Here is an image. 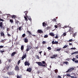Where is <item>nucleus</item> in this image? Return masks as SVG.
Returning a JSON list of instances; mask_svg holds the SVG:
<instances>
[{
	"label": "nucleus",
	"instance_id": "obj_56",
	"mask_svg": "<svg viewBox=\"0 0 78 78\" xmlns=\"http://www.w3.org/2000/svg\"><path fill=\"white\" fill-rule=\"evenodd\" d=\"M75 58H73V59H72V60L73 61H75Z\"/></svg>",
	"mask_w": 78,
	"mask_h": 78
},
{
	"label": "nucleus",
	"instance_id": "obj_61",
	"mask_svg": "<svg viewBox=\"0 0 78 78\" xmlns=\"http://www.w3.org/2000/svg\"><path fill=\"white\" fill-rule=\"evenodd\" d=\"M56 19H55L53 20V21H54L55 22H56Z\"/></svg>",
	"mask_w": 78,
	"mask_h": 78
},
{
	"label": "nucleus",
	"instance_id": "obj_60",
	"mask_svg": "<svg viewBox=\"0 0 78 78\" xmlns=\"http://www.w3.org/2000/svg\"><path fill=\"white\" fill-rule=\"evenodd\" d=\"M7 31H9V28L8 27L7 28Z\"/></svg>",
	"mask_w": 78,
	"mask_h": 78
},
{
	"label": "nucleus",
	"instance_id": "obj_35",
	"mask_svg": "<svg viewBox=\"0 0 78 78\" xmlns=\"http://www.w3.org/2000/svg\"><path fill=\"white\" fill-rule=\"evenodd\" d=\"M67 41H68V42H72V41H73V40H72V39H71Z\"/></svg>",
	"mask_w": 78,
	"mask_h": 78
},
{
	"label": "nucleus",
	"instance_id": "obj_25",
	"mask_svg": "<svg viewBox=\"0 0 78 78\" xmlns=\"http://www.w3.org/2000/svg\"><path fill=\"white\" fill-rule=\"evenodd\" d=\"M24 18L25 19V20L26 21H28V18H27V17L26 16H24Z\"/></svg>",
	"mask_w": 78,
	"mask_h": 78
},
{
	"label": "nucleus",
	"instance_id": "obj_2",
	"mask_svg": "<svg viewBox=\"0 0 78 78\" xmlns=\"http://www.w3.org/2000/svg\"><path fill=\"white\" fill-rule=\"evenodd\" d=\"M31 48H32V47H31L30 45H28L26 49V51L27 52H28V51L30 50H31Z\"/></svg>",
	"mask_w": 78,
	"mask_h": 78
},
{
	"label": "nucleus",
	"instance_id": "obj_4",
	"mask_svg": "<svg viewBox=\"0 0 78 78\" xmlns=\"http://www.w3.org/2000/svg\"><path fill=\"white\" fill-rule=\"evenodd\" d=\"M69 32L70 33V34H73V30L72 29H70V30H69Z\"/></svg>",
	"mask_w": 78,
	"mask_h": 78
},
{
	"label": "nucleus",
	"instance_id": "obj_29",
	"mask_svg": "<svg viewBox=\"0 0 78 78\" xmlns=\"http://www.w3.org/2000/svg\"><path fill=\"white\" fill-rule=\"evenodd\" d=\"M43 27H45V26H46V24H45V22H43Z\"/></svg>",
	"mask_w": 78,
	"mask_h": 78
},
{
	"label": "nucleus",
	"instance_id": "obj_62",
	"mask_svg": "<svg viewBox=\"0 0 78 78\" xmlns=\"http://www.w3.org/2000/svg\"><path fill=\"white\" fill-rule=\"evenodd\" d=\"M42 51H41L39 52V53H40V54L41 55V54L42 53Z\"/></svg>",
	"mask_w": 78,
	"mask_h": 78
},
{
	"label": "nucleus",
	"instance_id": "obj_15",
	"mask_svg": "<svg viewBox=\"0 0 78 78\" xmlns=\"http://www.w3.org/2000/svg\"><path fill=\"white\" fill-rule=\"evenodd\" d=\"M53 56L52 57H51V59H53V58H56V57H57V56H58L57 54H56V55H53Z\"/></svg>",
	"mask_w": 78,
	"mask_h": 78
},
{
	"label": "nucleus",
	"instance_id": "obj_51",
	"mask_svg": "<svg viewBox=\"0 0 78 78\" xmlns=\"http://www.w3.org/2000/svg\"><path fill=\"white\" fill-rule=\"evenodd\" d=\"M74 62L75 63H78V60H75Z\"/></svg>",
	"mask_w": 78,
	"mask_h": 78
},
{
	"label": "nucleus",
	"instance_id": "obj_17",
	"mask_svg": "<svg viewBox=\"0 0 78 78\" xmlns=\"http://www.w3.org/2000/svg\"><path fill=\"white\" fill-rule=\"evenodd\" d=\"M6 41V39H5L4 40H2L1 41H0L1 42H2V43H4L5 41Z\"/></svg>",
	"mask_w": 78,
	"mask_h": 78
},
{
	"label": "nucleus",
	"instance_id": "obj_37",
	"mask_svg": "<svg viewBox=\"0 0 78 78\" xmlns=\"http://www.w3.org/2000/svg\"><path fill=\"white\" fill-rule=\"evenodd\" d=\"M67 35V34L66 33H64L63 34V36H66Z\"/></svg>",
	"mask_w": 78,
	"mask_h": 78
},
{
	"label": "nucleus",
	"instance_id": "obj_41",
	"mask_svg": "<svg viewBox=\"0 0 78 78\" xmlns=\"http://www.w3.org/2000/svg\"><path fill=\"white\" fill-rule=\"evenodd\" d=\"M71 50H76V48H71Z\"/></svg>",
	"mask_w": 78,
	"mask_h": 78
},
{
	"label": "nucleus",
	"instance_id": "obj_39",
	"mask_svg": "<svg viewBox=\"0 0 78 78\" xmlns=\"http://www.w3.org/2000/svg\"><path fill=\"white\" fill-rule=\"evenodd\" d=\"M36 58L37 59H39V56L38 55H36Z\"/></svg>",
	"mask_w": 78,
	"mask_h": 78
},
{
	"label": "nucleus",
	"instance_id": "obj_19",
	"mask_svg": "<svg viewBox=\"0 0 78 78\" xmlns=\"http://www.w3.org/2000/svg\"><path fill=\"white\" fill-rule=\"evenodd\" d=\"M11 18H12V19H13L14 18H16V15H12Z\"/></svg>",
	"mask_w": 78,
	"mask_h": 78
},
{
	"label": "nucleus",
	"instance_id": "obj_22",
	"mask_svg": "<svg viewBox=\"0 0 78 78\" xmlns=\"http://www.w3.org/2000/svg\"><path fill=\"white\" fill-rule=\"evenodd\" d=\"M23 49H24V46H23V45L21 46V50H23Z\"/></svg>",
	"mask_w": 78,
	"mask_h": 78
},
{
	"label": "nucleus",
	"instance_id": "obj_13",
	"mask_svg": "<svg viewBox=\"0 0 78 78\" xmlns=\"http://www.w3.org/2000/svg\"><path fill=\"white\" fill-rule=\"evenodd\" d=\"M26 57H27V55H26V54L24 55H23V56L22 57V58H21L22 60H23V59H25V58Z\"/></svg>",
	"mask_w": 78,
	"mask_h": 78
},
{
	"label": "nucleus",
	"instance_id": "obj_14",
	"mask_svg": "<svg viewBox=\"0 0 78 78\" xmlns=\"http://www.w3.org/2000/svg\"><path fill=\"white\" fill-rule=\"evenodd\" d=\"M16 54V52L15 51L13 52L11 55V57H12L13 56H14Z\"/></svg>",
	"mask_w": 78,
	"mask_h": 78
},
{
	"label": "nucleus",
	"instance_id": "obj_32",
	"mask_svg": "<svg viewBox=\"0 0 78 78\" xmlns=\"http://www.w3.org/2000/svg\"><path fill=\"white\" fill-rule=\"evenodd\" d=\"M45 30H50V27H48L45 28Z\"/></svg>",
	"mask_w": 78,
	"mask_h": 78
},
{
	"label": "nucleus",
	"instance_id": "obj_64",
	"mask_svg": "<svg viewBox=\"0 0 78 78\" xmlns=\"http://www.w3.org/2000/svg\"><path fill=\"white\" fill-rule=\"evenodd\" d=\"M76 57L77 58H78V55H76Z\"/></svg>",
	"mask_w": 78,
	"mask_h": 78
},
{
	"label": "nucleus",
	"instance_id": "obj_43",
	"mask_svg": "<svg viewBox=\"0 0 78 78\" xmlns=\"http://www.w3.org/2000/svg\"><path fill=\"white\" fill-rule=\"evenodd\" d=\"M58 44V42L56 41L55 42L54 44Z\"/></svg>",
	"mask_w": 78,
	"mask_h": 78
},
{
	"label": "nucleus",
	"instance_id": "obj_33",
	"mask_svg": "<svg viewBox=\"0 0 78 78\" xmlns=\"http://www.w3.org/2000/svg\"><path fill=\"white\" fill-rule=\"evenodd\" d=\"M68 47V45H66L64 47H63V48H66V47Z\"/></svg>",
	"mask_w": 78,
	"mask_h": 78
},
{
	"label": "nucleus",
	"instance_id": "obj_38",
	"mask_svg": "<svg viewBox=\"0 0 78 78\" xmlns=\"http://www.w3.org/2000/svg\"><path fill=\"white\" fill-rule=\"evenodd\" d=\"M47 49H48V50H51V47H48L47 48Z\"/></svg>",
	"mask_w": 78,
	"mask_h": 78
},
{
	"label": "nucleus",
	"instance_id": "obj_12",
	"mask_svg": "<svg viewBox=\"0 0 78 78\" xmlns=\"http://www.w3.org/2000/svg\"><path fill=\"white\" fill-rule=\"evenodd\" d=\"M24 42H25V43H27V42H28V40L27 37H26L25 38H24Z\"/></svg>",
	"mask_w": 78,
	"mask_h": 78
},
{
	"label": "nucleus",
	"instance_id": "obj_47",
	"mask_svg": "<svg viewBox=\"0 0 78 78\" xmlns=\"http://www.w3.org/2000/svg\"><path fill=\"white\" fill-rule=\"evenodd\" d=\"M55 41H54V40H53L52 42V44H55Z\"/></svg>",
	"mask_w": 78,
	"mask_h": 78
},
{
	"label": "nucleus",
	"instance_id": "obj_45",
	"mask_svg": "<svg viewBox=\"0 0 78 78\" xmlns=\"http://www.w3.org/2000/svg\"><path fill=\"white\" fill-rule=\"evenodd\" d=\"M66 75L67 76H69V77L71 76V75L69 74H67Z\"/></svg>",
	"mask_w": 78,
	"mask_h": 78
},
{
	"label": "nucleus",
	"instance_id": "obj_7",
	"mask_svg": "<svg viewBox=\"0 0 78 78\" xmlns=\"http://www.w3.org/2000/svg\"><path fill=\"white\" fill-rule=\"evenodd\" d=\"M15 19V24L16 25H18V24H19L20 23V22H19V21H18V20H16V19Z\"/></svg>",
	"mask_w": 78,
	"mask_h": 78
},
{
	"label": "nucleus",
	"instance_id": "obj_30",
	"mask_svg": "<svg viewBox=\"0 0 78 78\" xmlns=\"http://www.w3.org/2000/svg\"><path fill=\"white\" fill-rule=\"evenodd\" d=\"M24 12V13H25V15L27 16V14H28V11H25Z\"/></svg>",
	"mask_w": 78,
	"mask_h": 78
},
{
	"label": "nucleus",
	"instance_id": "obj_26",
	"mask_svg": "<svg viewBox=\"0 0 78 78\" xmlns=\"http://www.w3.org/2000/svg\"><path fill=\"white\" fill-rule=\"evenodd\" d=\"M1 28H2V29H3V30H4L5 29V28H6L5 27V26H2V27H0Z\"/></svg>",
	"mask_w": 78,
	"mask_h": 78
},
{
	"label": "nucleus",
	"instance_id": "obj_48",
	"mask_svg": "<svg viewBox=\"0 0 78 78\" xmlns=\"http://www.w3.org/2000/svg\"><path fill=\"white\" fill-rule=\"evenodd\" d=\"M58 25L59 27H61V23H60L58 24Z\"/></svg>",
	"mask_w": 78,
	"mask_h": 78
},
{
	"label": "nucleus",
	"instance_id": "obj_6",
	"mask_svg": "<svg viewBox=\"0 0 78 78\" xmlns=\"http://www.w3.org/2000/svg\"><path fill=\"white\" fill-rule=\"evenodd\" d=\"M7 74H8V75L9 76L13 75V74H14V72L13 71L8 72Z\"/></svg>",
	"mask_w": 78,
	"mask_h": 78
},
{
	"label": "nucleus",
	"instance_id": "obj_55",
	"mask_svg": "<svg viewBox=\"0 0 78 78\" xmlns=\"http://www.w3.org/2000/svg\"><path fill=\"white\" fill-rule=\"evenodd\" d=\"M61 50V49H57L56 50V51H60Z\"/></svg>",
	"mask_w": 78,
	"mask_h": 78
},
{
	"label": "nucleus",
	"instance_id": "obj_11",
	"mask_svg": "<svg viewBox=\"0 0 78 78\" xmlns=\"http://www.w3.org/2000/svg\"><path fill=\"white\" fill-rule=\"evenodd\" d=\"M38 33H40V34H42L43 33V31L41 30H37Z\"/></svg>",
	"mask_w": 78,
	"mask_h": 78
},
{
	"label": "nucleus",
	"instance_id": "obj_59",
	"mask_svg": "<svg viewBox=\"0 0 78 78\" xmlns=\"http://www.w3.org/2000/svg\"><path fill=\"white\" fill-rule=\"evenodd\" d=\"M4 78H9V77L8 76H5Z\"/></svg>",
	"mask_w": 78,
	"mask_h": 78
},
{
	"label": "nucleus",
	"instance_id": "obj_44",
	"mask_svg": "<svg viewBox=\"0 0 78 78\" xmlns=\"http://www.w3.org/2000/svg\"><path fill=\"white\" fill-rule=\"evenodd\" d=\"M58 34L56 35V36L55 37V39H58Z\"/></svg>",
	"mask_w": 78,
	"mask_h": 78
},
{
	"label": "nucleus",
	"instance_id": "obj_20",
	"mask_svg": "<svg viewBox=\"0 0 78 78\" xmlns=\"http://www.w3.org/2000/svg\"><path fill=\"white\" fill-rule=\"evenodd\" d=\"M3 26V22H0V27L2 28Z\"/></svg>",
	"mask_w": 78,
	"mask_h": 78
},
{
	"label": "nucleus",
	"instance_id": "obj_54",
	"mask_svg": "<svg viewBox=\"0 0 78 78\" xmlns=\"http://www.w3.org/2000/svg\"><path fill=\"white\" fill-rule=\"evenodd\" d=\"M3 47H4L3 46H0V48H2Z\"/></svg>",
	"mask_w": 78,
	"mask_h": 78
},
{
	"label": "nucleus",
	"instance_id": "obj_49",
	"mask_svg": "<svg viewBox=\"0 0 78 78\" xmlns=\"http://www.w3.org/2000/svg\"><path fill=\"white\" fill-rule=\"evenodd\" d=\"M12 61V60H11V59H9V62H11Z\"/></svg>",
	"mask_w": 78,
	"mask_h": 78
},
{
	"label": "nucleus",
	"instance_id": "obj_21",
	"mask_svg": "<svg viewBox=\"0 0 78 78\" xmlns=\"http://www.w3.org/2000/svg\"><path fill=\"white\" fill-rule=\"evenodd\" d=\"M10 22H11V23H14V20L12 19L10 20Z\"/></svg>",
	"mask_w": 78,
	"mask_h": 78
},
{
	"label": "nucleus",
	"instance_id": "obj_18",
	"mask_svg": "<svg viewBox=\"0 0 78 78\" xmlns=\"http://www.w3.org/2000/svg\"><path fill=\"white\" fill-rule=\"evenodd\" d=\"M49 34L50 36H55V35L53 32L50 33Z\"/></svg>",
	"mask_w": 78,
	"mask_h": 78
},
{
	"label": "nucleus",
	"instance_id": "obj_23",
	"mask_svg": "<svg viewBox=\"0 0 78 78\" xmlns=\"http://www.w3.org/2000/svg\"><path fill=\"white\" fill-rule=\"evenodd\" d=\"M26 36V35L25 34H24L23 35H22V37L23 38V37H25Z\"/></svg>",
	"mask_w": 78,
	"mask_h": 78
},
{
	"label": "nucleus",
	"instance_id": "obj_31",
	"mask_svg": "<svg viewBox=\"0 0 78 78\" xmlns=\"http://www.w3.org/2000/svg\"><path fill=\"white\" fill-rule=\"evenodd\" d=\"M48 37V35H45L44 36V38H47V37Z\"/></svg>",
	"mask_w": 78,
	"mask_h": 78
},
{
	"label": "nucleus",
	"instance_id": "obj_46",
	"mask_svg": "<svg viewBox=\"0 0 78 78\" xmlns=\"http://www.w3.org/2000/svg\"><path fill=\"white\" fill-rule=\"evenodd\" d=\"M0 21H2V22L4 21V20H3V19H2L1 18H0Z\"/></svg>",
	"mask_w": 78,
	"mask_h": 78
},
{
	"label": "nucleus",
	"instance_id": "obj_28",
	"mask_svg": "<svg viewBox=\"0 0 78 78\" xmlns=\"http://www.w3.org/2000/svg\"><path fill=\"white\" fill-rule=\"evenodd\" d=\"M28 19L30 21H32V20L31 19V16H29V17L28 18Z\"/></svg>",
	"mask_w": 78,
	"mask_h": 78
},
{
	"label": "nucleus",
	"instance_id": "obj_1",
	"mask_svg": "<svg viewBox=\"0 0 78 78\" xmlns=\"http://www.w3.org/2000/svg\"><path fill=\"white\" fill-rule=\"evenodd\" d=\"M36 63L38 64L39 66H42V67H47V64L45 62L42 61L41 62H37Z\"/></svg>",
	"mask_w": 78,
	"mask_h": 78
},
{
	"label": "nucleus",
	"instance_id": "obj_36",
	"mask_svg": "<svg viewBox=\"0 0 78 78\" xmlns=\"http://www.w3.org/2000/svg\"><path fill=\"white\" fill-rule=\"evenodd\" d=\"M42 44H47V43L46 42H45V41H43L42 42Z\"/></svg>",
	"mask_w": 78,
	"mask_h": 78
},
{
	"label": "nucleus",
	"instance_id": "obj_8",
	"mask_svg": "<svg viewBox=\"0 0 78 78\" xmlns=\"http://www.w3.org/2000/svg\"><path fill=\"white\" fill-rule=\"evenodd\" d=\"M74 70V68L73 67L70 68L69 69H68L67 71H66V72H69L70 70V71H72V70Z\"/></svg>",
	"mask_w": 78,
	"mask_h": 78
},
{
	"label": "nucleus",
	"instance_id": "obj_10",
	"mask_svg": "<svg viewBox=\"0 0 78 78\" xmlns=\"http://www.w3.org/2000/svg\"><path fill=\"white\" fill-rule=\"evenodd\" d=\"M1 36H3V37H5V35L3 32L2 31L0 32Z\"/></svg>",
	"mask_w": 78,
	"mask_h": 78
},
{
	"label": "nucleus",
	"instance_id": "obj_5",
	"mask_svg": "<svg viewBox=\"0 0 78 78\" xmlns=\"http://www.w3.org/2000/svg\"><path fill=\"white\" fill-rule=\"evenodd\" d=\"M25 66H29L30 65V63L26 61L24 63Z\"/></svg>",
	"mask_w": 78,
	"mask_h": 78
},
{
	"label": "nucleus",
	"instance_id": "obj_9",
	"mask_svg": "<svg viewBox=\"0 0 78 78\" xmlns=\"http://www.w3.org/2000/svg\"><path fill=\"white\" fill-rule=\"evenodd\" d=\"M32 70V68H27L26 70L27 72H31Z\"/></svg>",
	"mask_w": 78,
	"mask_h": 78
},
{
	"label": "nucleus",
	"instance_id": "obj_57",
	"mask_svg": "<svg viewBox=\"0 0 78 78\" xmlns=\"http://www.w3.org/2000/svg\"><path fill=\"white\" fill-rule=\"evenodd\" d=\"M4 51H4V50L2 51V50L1 51H0V52H1V53H3V52H4Z\"/></svg>",
	"mask_w": 78,
	"mask_h": 78
},
{
	"label": "nucleus",
	"instance_id": "obj_52",
	"mask_svg": "<svg viewBox=\"0 0 78 78\" xmlns=\"http://www.w3.org/2000/svg\"><path fill=\"white\" fill-rule=\"evenodd\" d=\"M7 36H9V37L10 36H11V35L9 34L8 33H8H7Z\"/></svg>",
	"mask_w": 78,
	"mask_h": 78
},
{
	"label": "nucleus",
	"instance_id": "obj_34",
	"mask_svg": "<svg viewBox=\"0 0 78 78\" xmlns=\"http://www.w3.org/2000/svg\"><path fill=\"white\" fill-rule=\"evenodd\" d=\"M55 73L56 74L58 72V69H55Z\"/></svg>",
	"mask_w": 78,
	"mask_h": 78
},
{
	"label": "nucleus",
	"instance_id": "obj_24",
	"mask_svg": "<svg viewBox=\"0 0 78 78\" xmlns=\"http://www.w3.org/2000/svg\"><path fill=\"white\" fill-rule=\"evenodd\" d=\"M75 53H76L77 54H78V51H75L71 55H73V54H75Z\"/></svg>",
	"mask_w": 78,
	"mask_h": 78
},
{
	"label": "nucleus",
	"instance_id": "obj_50",
	"mask_svg": "<svg viewBox=\"0 0 78 78\" xmlns=\"http://www.w3.org/2000/svg\"><path fill=\"white\" fill-rule=\"evenodd\" d=\"M57 78H62V77H61V76H57Z\"/></svg>",
	"mask_w": 78,
	"mask_h": 78
},
{
	"label": "nucleus",
	"instance_id": "obj_42",
	"mask_svg": "<svg viewBox=\"0 0 78 78\" xmlns=\"http://www.w3.org/2000/svg\"><path fill=\"white\" fill-rule=\"evenodd\" d=\"M64 63H65V64H66V65H67V64H69V62H65Z\"/></svg>",
	"mask_w": 78,
	"mask_h": 78
},
{
	"label": "nucleus",
	"instance_id": "obj_58",
	"mask_svg": "<svg viewBox=\"0 0 78 78\" xmlns=\"http://www.w3.org/2000/svg\"><path fill=\"white\" fill-rule=\"evenodd\" d=\"M55 28H58V26L57 25H55Z\"/></svg>",
	"mask_w": 78,
	"mask_h": 78
},
{
	"label": "nucleus",
	"instance_id": "obj_16",
	"mask_svg": "<svg viewBox=\"0 0 78 78\" xmlns=\"http://www.w3.org/2000/svg\"><path fill=\"white\" fill-rule=\"evenodd\" d=\"M18 30H19V31H21V30H23V26H20L19 27Z\"/></svg>",
	"mask_w": 78,
	"mask_h": 78
},
{
	"label": "nucleus",
	"instance_id": "obj_40",
	"mask_svg": "<svg viewBox=\"0 0 78 78\" xmlns=\"http://www.w3.org/2000/svg\"><path fill=\"white\" fill-rule=\"evenodd\" d=\"M76 35V33H74V34H73V37H75Z\"/></svg>",
	"mask_w": 78,
	"mask_h": 78
},
{
	"label": "nucleus",
	"instance_id": "obj_3",
	"mask_svg": "<svg viewBox=\"0 0 78 78\" xmlns=\"http://www.w3.org/2000/svg\"><path fill=\"white\" fill-rule=\"evenodd\" d=\"M15 70L16 71H19V67L17 65L16 66L15 68Z\"/></svg>",
	"mask_w": 78,
	"mask_h": 78
},
{
	"label": "nucleus",
	"instance_id": "obj_63",
	"mask_svg": "<svg viewBox=\"0 0 78 78\" xmlns=\"http://www.w3.org/2000/svg\"><path fill=\"white\" fill-rule=\"evenodd\" d=\"M32 36H33V37H35V36H36V35H33L32 34Z\"/></svg>",
	"mask_w": 78,
	"mask_h": 78
},
{
	"label": "nucleus",
	"instance_id": "obj_53",
	"mask_svg": "<svg viewBox=\"0 0 78 78\" xmlns=\"http://www.w3.org/2000/svg\"><path fill=\"white\" fill-rule=\"evenodd\" d=\"M20 62V60H19L18 62V64H19Z\"/></svg>",
	"mask_w": 78,
	"mask_h": 78
},
{
	"label": "nucleus",
	"instance_id": "obj_27",
	"mask_svg": "<svg viewBox=\"0 0 78 78\" xmlns=\"http://www.w3.org/2000/svg\"><path fill=\"white\" fill-rule=\"evenodd\" d=\"M27 32H28V33H29V35H32V34H31V32L30 31H27Z\"/></svg>",
	"mask_w": 78,
	"mask_h": 78
}]
</instances>
